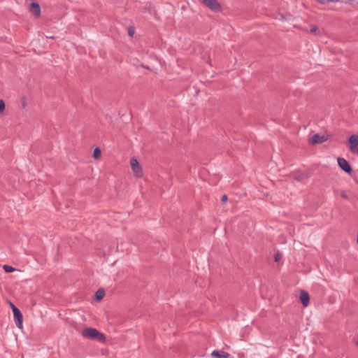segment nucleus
<instances>
[{
	"mask_svg": "<svg viewBox=\"0 0 358 358\" xmlns=\"http://www.w3.org/2000/svg\"><path fill=\"white\" fill-rule=\"evenodd\" d=\"M82 335L86 338L96 340L99 342L106 341V337L102 333L92 327L85 328L82 331Z\"/></svg>",
	"mask_w": 358,
	"mask_h": 358,
	"instance_id": "f257e3e1",
	"label": "nucleus"
},
{
	"mask_svg": "<svg viewBox=\"0 0 358 358\" xmlns=\"http://www.w3.org/2000/svg\"><path fill=\"white\" fill-rule=\"evenodd\" d=\"M201 1L213 11L217 12L220 10V4L217 0H201Z\"/></svg>",
	"mask_w": 358,
	"mask_h": 358,
	"instance_id": "39448f33",
	"label": "nucleus"
},
{
	"mask_svg": "<svg viewBox=\"0 0 358 358\" xmlns=\"http://www.w3.org/2000/svg\"><path fill=\"white\" fill-rule=\"evenodd\" d=\"M13 316L15 321L16 326L22 329V321H23V316L21 313V311L17 308H13Z\"/></svg>",
	"mask_w": 358,
	"mask_h": 358,
	"instance_id": "20e7f679",
	"label": "nucleus"
},
{
	"mask_svg": "<svg viewBox=\"0 0 358 358\" xmlns=\"http://www.w3.org/2000/svg\"><path fill=\"white\" fill-rule=\"evenodd\" d=\"M317 30V27H313L310 29V31H311V32H315Z\"/></svg>",
	"mask_w": 358,
	"mask_h": 358,
	"instance_id": "6ab92c4d",
	"label": "nucleus"
},
{
	"mask_svg": "<svg viewBox=\"0 0 358 358\" xmlns=\"http://www.w3.org/2000/svg\"><path fill=\"white\" fill-rule=\"evenodd\" d=\"M5 110V103L2 99H0V113H3Z\"/></svg>",
	"mask_w": 358,
	"mask_h": 358,
	"instance_id": "4468645a",
	"label": "nucleus"
},
{
	"mask_svg": "<svg viewBox=\"0 0 358 358\" xmlns=\"http://www.w3.org/2000/svg\"><path fill=\"white\" fill-rule=\"evenodd\" d=\"M300 299L304 307H306L309 303V295L308 293L305 291H301L300 294Z\"/></svg>",
	"mask_w": 358,
	"mask_h": 358,
	"instance_id": "6e6552de",
	"label": "nucleus"
},
{
	"mask_svg": "<svg viewBox=\"0 0 358 358\" xmlns=\"http://www.w3.org/2000/svg\"><path fill=\"white\" fill-rule=\"evenodd\" d=\"M130 166L133 171H134V157L130 159Z\"/></svg>",
	"mask_w": 358,
	"mask_h": 358,
	"instance_id": "2eb2a0df",
	"label": "nucleus"
},
{
	"mask_svg": "<svg viewBox=\"0 0 358 358\" xmlns=\"http://www.w3.org/2000/svg\"><path fill=\"white\" fill-rule=\"evenodd\" d=\"M280 258H281V255L279 253H278L275 256V261L278 262Z\"/></svg>",
	"mask_w": 358,
	"mask_h": 358,
	"instance_id": "a211bd4d",
	"label": "nucleus"
},
{
	"mask_svg": "<svg viewBox=\"0 0 358 358\" xmlns=\"http://www.w3.org/2000/svg\"><path fill=\"white\" fill-rule=\"evenodd\" d=\"M357 345H358V341H357Z\"/></svg>",
	"mask_w": 358,
	"mask_h": 358,
	"instance_id": "412c9836",
	"label": "nucleus"
},
{
	"mask_svg": "<svg viewBox=\"0 0 358 358\" xmlns=\"http://www.w3.org/2000/svg\"><path fill=\"white\" fill-rule=\"evenodd\" d=\"M105 296V292L102 289H98L95 293V298L97 301L101 300Z\"/></svg>",
	"mask_w": 358,
	"mask_h": 358,
	"instance_id": "9d476101",
	"label": "nucleus"
},
{
	"mask_svg": "<svg viewBox=\"0 0 358 358\" xmlns=\"http://www.w3.org/2000/svg\"><path fill=\"white\" fill-rule=\"evenodd\" d=\"M10 307H11V308H12V310H13V308H17V307H16L13 303H10Z\"/></svg>",
	"mask_w": 358,
	"mask_h": 358,
	"instance_id": "aec40b11",
	"label": "nucleus"
},
{
	"mask_svg": "<svg viewBox=\"0 0 358 358\" xmlns=\"http://www.w3.org/2000/svg\"><path fill=\"white\" fill-rule=\"evenodd\" d=\"M101 152L99 148H96L93 152V157L94 159H99L101 157Z\"/></svg>",
	"mask_w": 358,
	"mask_h": 358,
	"instance_id": "f8f14e48",
	"label": "nucleus"
},
{
	"mask_svg": "<svg viewBox=\"0 0 358 358\" xmlns=\"http://www.w3.org/2000/svg\"><path fill=\"white\" fill-rule=\"evenodd\" d=\"M328 139L327 136L324 134H315L309 138V143L312 145L322 143Z\"/></svg>",
	"mask_w": 358,
	"mask_h": 358,
	"instance_id": "7ed1b4c3",
	"label": "nucleus"
},
{
	"mask_svg": "<svg viewBox=\"0 0 358 358\" xmlns=\"http://www.w3.org/2000/svg\"><path fill=\"white\" fill-rule=\"evenodd\" d=\"M143 176L142 169L139 163L136 159V178H140Z\"/></svg>",
	"mask_w": 358,
	"mask_h": 358,
	"instance_id": "9b49d317",
	"label": "nucleus"
},
{
	"mask_svg": "<svg viewBox=\"0 0 358 358\" xmlns=\"http://www.w3.org/2000/svg\"><path fill=\"white\" fill-rule=\"evenodd\" d=\"M29 12L35 16H38L41 13V8L38 3L32 2L29 5Z\"/></svg>",
	"mask_w": 358,
	"mask_h": 358,
	"instance_id": "0eeeda50",
	"label": "nucleus"
},
{
	"mask_svg": "<svg viewBox=\"0 0 358 358\" xmlns=\"http://www.w3.org/2000/svg\"><path fill=\"white\" fill-rule=\"evenodd\" d=\"M348 146L352 154L358 155V135L352 134L349 137Z\"/></svg>",
	"mask_w": 358,
	"mask_h": 358,
	"instance_id": "f03ea898",
	"label": "nucleus"
},
{
	"mask_svg": "<svg viewBox=\"0 0 358 358\" xmlns=\"http://www.w3.org/2000/svg\"><path fill=\"white\" fill-rule=\"evenodd\" d=\"M211 356L213 358H228L229 354L222 350H214L211 353Z\"/></svg>",
	"mask_w": 358,
	"mask_h": 358,
	"instance_id": "1a4fd4ad",
	"label": "nucleus"
},
{
	"mask_svg": "<svg viewBox=\"0 0 358 358\" xmlns=\"http://www.w3.org/2000/svg\"><path fill=\"white\" fill-rule=\"evenodd\" d=\"M338 164L340 166V168L343 170L346 173H351L352 169L350 165L349 164L348 162L344 158H338Z\"/></svg>",
	"mask_w": 358,
	"mask_h": 358,
	"instance_id": "423d86ee",
	"label": "nucleus"
},
{
	"mask_svg": "<svg viewBox=\"0 0 358 358\" xmlns=\"http://www.w3.org/2000/svg\"><path fill=\"white\" fill-rule=\"evenodd\" d=\"M128 34L130 36H133L134 34V29L132 27H130L128 29Z\"/></svg>",
	"mask_w": 358,
	"mask_h": 358,
	"instance_id": "dca6fc26",
	"label": "nucleus"
},
{
	"mask_svg": "<svg viewBox=\"0 0 358 358\" xmlns=\"http://www.w3.org/2000/svg\"><path fill=\"white\" fill-rule=\"evenodd\" d=\"M221 201L222 203H225L227 201V195H223L221 199Z\"/></svg>",
	"mask_w": 358,
	"mask_h": 358,
	"instance_id": "f3484780",
	"label": "nucleus"
},
{
	"mask_svg": "<svg viewBox=\"0 0 358 358\" xmlns=\"http://www.w3.org/2000/svg\"><path fill=\"white\" fill-rule=\"evenodd\" d=\"M3 268L6 273H11L15 271V268L9 265H4Z\"/></svg>",
	"mask_w": 358,
	"mask_h": 358,
	"instance_id": "ddd939ff",
	"label": "nucleus"
}]
</instances>
